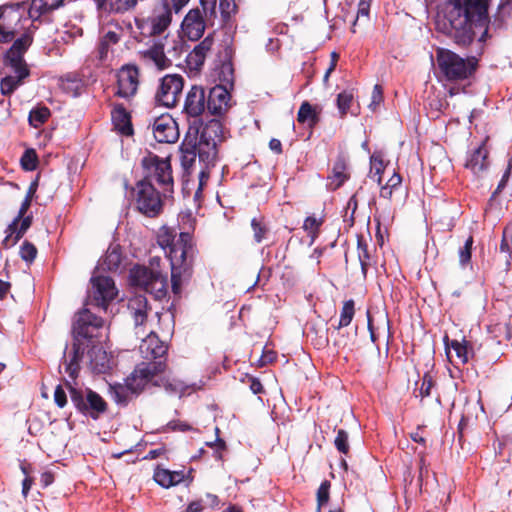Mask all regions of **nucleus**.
<instances>
[{
  "instance_id": "f257e3e1",
  "label": "nucleus",
  "mask_w": 512,
  "mask_h": 512,
  "mask_svg": "<svg viewBox=\"0 0 512 512\" xmlns=\"http://www.w3.org/2000/svg\"><path fill=\"white\" fill-rule=\"evenodd\" d=\"M490 0H457L446 3L436 17L438 31L454 39L458 45H469L480 33L483 41L490 22L488 8Z\"/></svg>"
},
{
  "instance_id": "f03ea898",
  "label": "nucleus",
  "mask_w": 512,
  "mask_h": 512,
  "mask_svg": "<svg viewBox=\"0 0 512 512\" xmlns=\"http://www.w3.org/2000/svg\"><path fill=\"white\" fill-rule=\"evenodd\" d=\"M142 166L146 174L144 179L137 182L133 188V200L140 213L148 217H155L162 211L163 203L160 193L152 184V180L163 187L164 193H172L171 164L168 159H161L157 155L149 154L142 159Z\"/></svg>"
},
{
  "instance_id": "7ed1b4c3",
  "label": "nucleus",
  "mask_w": 512,
  "mask_h": 512,
  "mask_svg": "<svg viewBox=\"0 0 512 512\" xmlns=\"http://www.w3.org/2000/svg\"><path fill=\"white\" fill-rule=\"evenodd\" d=\"M176 236L174 230L163 227L157 237L158 244L165 250L170 260L174 293L180 291L182 278L190 275L195 256L192 236L187 232H181L177 239Z\"/></svg>"
},
{
  "instance_id": "20e7f679",
  "label": "nucleus",
  "mask_w": 512,
  "mask_h": 512,
  "mask_svg": "<svg viewBox=\"0 0 512 512\" xmlns=\"http://www.w3.org/2000/svg\"><path fill=\"white\" fill-rule=\"evenodd\" d=\"M103 325V319L94 315L89 309L84 308L75 315L72 347L68 354H64V368L70 378H77L85 349L89 347L88 343L93 338L98 337V332Z\"/></svg>"
},
{
  "instance_id": "39448f33",
  "label": "nucleus",
  "mask_w": 512,
  "mask_h": 512,
  "mask_svg": "<svg viewBox=\"0 0 512 512\" xmlns=\"http://www.w3.org/2000/svg\"><path fill=\"white\" fill-rule=\"evenodd\" d=\"M224 140L223 127L219 120L208 121L201 129L197 143L184 142L181 146V165L186 172L195 164L198 154L199 160L208 168L213 166L216 159L218 145Z\"/></svg>"
},
{
  "instance_id": "423d86ee",
  "label": "nucleus",
  "mask_w": 512,
  "mask_h": 512,
  "mask_svg": "<svg viewBox=\"0 0 512 512\" xmlns=\"http://www.w3.org/2000/svg\"><path fill=\"white\" fill-rule=\"evenodd\" d=\"M166 368L167 365L162 361L137 364L130 376L125 379V383L110 386L112 399L119 405H127L149 385L155 374L163 372Z\"/></svg>"
},
{
  "instance_id": "0eeeda50",
  "label": "nucleus",
  "mask_w": 512,
  "mask_h": 512,
  "mask_svg": "<svg viewBox=\"0 0 512 512\" xmlns=\"http://www.w3.org/2000/svg\"><path fill=\"white\" fill-rule=\"evenodd\" d=\"M32 44V36L23 34L16 39L11 48L6 52L5 61L12 68L13 75H8L1 80L0 87L3 95L12 94L30 75L28 66L23 59L27 49Z\"/></svg>"
},
{
  "instance_id": "6e6552de",
  "label": "nucleus",
  "mask_w": 512,
  "mask_h": 512,
  "mask_svg": "<svg viewBox=\"0 0 512 512\" xmlns=\"http://www.w3.org/2000/svg\"><path fill=\"white\" fill-rule=\"evenodd\" d=\"M436 58L441 73L448 81L468 79L477 68L475 57L462 58L448 49H438Z\"/></svg>"
},
{
  "instance_id": "1a4fd4ad",
  "label": "nucleus",
  "mask_w": 512,
  "mask_h": 512,
  "mask_svg": "<svg viewBox=\"0 0 512 512\" xmlns=\"http://www.w3.org/2000/svg\"><path fill=\"white\" fill-rule=\"evenodd\" d=\"M174 9L168 0H161L154 5L149 16L136 21L141 33L146 36H160L165 34L172 23Z\"/></svg>"
},
{
  "instance_id": "9d476101",
  "label": "nucleus",
  "mask_w": 512,
  "mask_h": 512,
  "mask_svg": "<svg viewBox=\"0 0 512 512\" xmlns=\"http://www.w3.org/2000/svg\"><path fill=\"white\" fill-rule=\"evenodd\" d=\"M130 278L135 286L142 288L156 299H162L167 294V276L160 271L145 266H136L131 270Z\"/></svg>"
},
{
  "instance_id": "9b49d317",
  "label": "nucleus",
  "mask_w": 512,
  "mask_h": 512,
  "mask_svg": "<svg viewBox=\"0 0 512 512\" xmlns=\"http://www.w3.org/2000/svg\"><path fill=\"white\" fill-rule=\"evenodd\" d=\"M70 398L76 409L84 415L97 419L107 410L106 401L91 389L78 390L68 384Z\"/></svg>"
},
{
  "instance_id": "f8f14e48",
  "label": "nucleus",
  "mask_w": 512,
  "mask_h": 512,
  "mask_svg": "<svg viewBox=\"0 0 512 512\" xmlns=\"http://www.w3.org/2000/svg\"><path fill=\"white\" fill-rule=\"evenodd\" d=\"M168 34L162 40L154 42L148 49L142 52V57L152 62L159 70L166 69L171 66L172 62L168 56L178 57L182 52V43L173 41L171 47H167Z\"/></svg>"
},
{
  "instance_id": "ddd939ff",
  "label": "nucleus",
  "mask_w": 512,
  "mask_h": 512,
  "mask_svg": "<svg viewBox=\"0 0 512 512\" xmlns=\"http://www.w3.org/2000/svg\"><path fill=\"white\" fill-rule=\"evenodd\" d=\"M184 87V79L178 74H167L160 79L155 94L158 104L171 108L179 102Z\"/></svg>"
},
{
  "instance_id": "4468645a",
  "label": "nucleus",
  "mask_w": 512,
  "mask_h": 512,
  "mask_svg": "<svg viewBox=\"0 0 512 512\" xmlns=\"http://www.w3.org/2000/svg\"><path fill=\"white\" fill-rule=\"evenodd\" d=\"M25 9L24 3L0 8V42L7 43L14 39Z\"/></svg>"
},
{
  "instance_id": "2eb2a0df",
  "label": "nucleus",
  "mask_w": 512,
  "mask_h": 512,
  "mask_svg": "<svg viewBox=\"0 0 512 512\" xmlns=\"http://www.w3.org/2000/svg\"><path fill=\"white\" fill-rule=\"evenodd\" d=\"M90 300L95 306L104 310L115 299L118 290L112 278L108 276H93L91 278Z\"/></svg>"
},
{
  "instance_id": "dca6fc26",
  "label": "nucleus",
  "mask_w": 512,
  "mask_h": 512,
  "mask_svg": "<svg viewBox=\"0 0 512 512\" xmlns=\"http://www.w3.org/2000/svg\"><path fill=\"white\" fill-rule=\"evenodd\" d=\"M203 8H193L184 17L181 23V32L191 41L199 40L206 29V19Z\"/></svg>"
},
{
  "instance_id": "f3484780",
  "label": "nucleus",
  "mask_w": 512,
  "mask_h": 512,
  "mask_svg": "<svg viewBox=\"0 0 512 512\" xmlns=\"http://www.w3.org/2000/svg\"><path fill=\"white\" fill-rule=\"evenodd\" d=\"M139 86V71L136 66L125 65L117 73L116 95L130 99L133 97Z\"/></svg>"
},
{
  "instance_id": "a211bd4d",
  "label": "nucleus",
  "mask_w": 512,
  "mask_h": 512,
  "mask_svg": "<svg viewBox=\"0 0 512 512\" xmlns=\"http://www.w3.org/2000/svg\"><path fill=\"white\" fill-rule=\"evenodd\" d=\"M153 135L159 143H175L179 138L177 122L169 114H162L153 123Z\"/></svg>"
},
{
  "instance_id": "6ab92c4d",
  "label": "nucleus",
  "mask_w": 512,
  "mask_h": 512,
  "mask_svg": "<svg viewBox=\"0 0 512 512\" xmlns=\"http://www.w3.org/2000/svg\"><path fill=\"white\" fill-rule=\"evenodd\" d=\"M167 349L166 344L153 332L149 333L139 346L142 357L148 360L146 363L162 361L166 364L164 357L167 353Z\"/></svg>"
},
{
  "instance_id": "aec40b11",
  "label": "nucleus",
  "mask_w": 512,
  "mask_h": 512,
  "mask_svg": "<svg viewBox=\"0 0 512 512\" xmlns=\"http://www.w3.org/2000/svg\"><path fill=\"white\" fill-rule=\"evenodd\" d=\"M205 108H207V99L204 88L197 85L192 86L185 99V113L191 117H198L205 111Z\"/></svg>"
},
{
  "instance_id": "412c9836",
  "label": "nucleus",
  "mask_w": 512,
  "mask_h": 512,
  "mask_svg": "<svg viewBox=\"0 0 512 512\" xmlns=\"http://www.w3.org/2000/svg\"><path fill=\"white\" fill-rule=\"evenodd\" d=\"M229 100L228 90L221 85H217L209 91L207 109L212 115H221L227 110Z\"/></svg>"
},
{
  "instance_id": "4be33fe9",
  "label": "nucleus",
  "mask_w": 512,
  "mask_h": 512,
  "mask_svg": "<svg viewBox=\"0 0 512 512\" xmlns=\"http://www.w3.org/2000/svg\"><path fill=\"white\" fill-rule=\"evenodd\" d=\"M213 43V37L208 35L194 47L186 57V62L190 69L198 71L202 68L208 53L212 49Z\"/></svg>"
},
{
  "instance_id": "5701e85b",
  "label": "nucleus",
  "mask_w": 512,
  "mask_h": 512,
  "mask_svg": "<svg viewBox=\"0 0 512 512\" xmlns=\"http://www.w3.org/2000/svg\"><path fill=\"white\" fill-rule=\"evenodd\" d=\"M88 357L90 367L95 373H106L112 368V357L100 345H91Z\"/></svg>"
},
{
  "instance_id": "b1692460",
  "label": "nucleus",
  "mask_w": 512,
  "mask_h": 512,
  "mask_svg": "<svg viewBox=\"0 0 512 512\" xmlns=\"http://www.w3.org/2000/svg\"><path fill=\"white\" fill-rule=\"evenodd\" d=\"M128 309L135 326L143 325L148 315V301L143 295H136L129 300Z\"/></svg>"
},
{
  "instance_id": "393cba45",
  "label": "nucleus",
  "mask_w": 512,
  "mask_h": 512,
  "mask_svg": "<svg viewBox=\"0 0 512 512\" xmlns=\"http://www.w3.org/2000/svg\"><path fill=\"white\" fill-rule=\"evenodd\" d=\"M32 224V216L25 215L18 224H16L15 230L11 229V223L7 227L6 237L4 238L2 244L5 248H10L14 246L26 233V231L30 228Z\"/></svg>"
},
{
  "instance_id": "a878e982",
  "label": "nucleus",
  "mask_w": 512,
  "mask_h": 512,
  "mask_svg": "<svg viewBox=\"0 0 512 512\" xmlns=\"http://www.w3.org/2000/svg\"><path fill=\"white\" fill-rule=\"evenodd\" d=\"M63 0H32L28 9L29 18L36 20L42 14L59 8Z\"/></svg>"
},
{
  "instance_id": "bb28decb",
  "label": "nucleus",
  "mask_w": 512,
  "mask_h": 512,
  "mask_svg": "<svg viewBox=\"0 0 512 512\" xmlns=\"http://www.w3.org/2000/svg\"><path fill=\"white\" fill-rule=\"evenodd\" d=\"M487 156L488 151L486 148L479 146L469 156L465 166L469 168L474 174H478L487 168Z\"/></svg>"
},
{
  "instance_id": "cd10ccee",
  "label": "nucleus",
  "mask_w": 512,
  "mask_h": 512,
  "mask_svg": "<svg viewBox=\"0 0 512 512\" xmlns=\"http://www.w3.org/2000/svg\"><path fill=\"white\" fill-rule=\"evenodd\" d=\"M164 372L165 370L163 372L155 374L153 379L150 380L149 384H152L153 386L156 387H163L169 393L182 394L185 390L184 383L180 380L170 379L168 377L162 376Z\"/></svg>"
},
{
  "instance_id": "c85d7f7f",
  "label": "nucleus",
  "mask_w": 512,
  "mask_h": 512,
  "mask_svg": "<svg viewBox=\"0 0 512 512\" xmlns=\"http://www.w3.org/2000/svg\"><path fill=\"white\" fill-rule=\"evenodd\" d=\"M154 480L162 487L169 488L182 480V474L167 469L157 468L153 475Z\"/></svg>"
},
{
  "instance_id": "c756f323",
  "label": "nucleus",
  "mask_w": 512,
  "mask_h": 512,
  "mask_svg": "<svg viewBox=\"0 0 512 512\" xmlns=\"http://www.w3.org/2000/svg\"><path fill=\"white\" fill-rule=\"evenodd\" d=\"M297 121L302 124L307 123L311 128L314 127L319 121L316 107H313L309 102L304 101L299 108Z\"/></svg>"
},
{
  "instance_id": "7c9ffc66",
  "label": "nucleus",
  "mask_w": 512,
  "mask_h": 512,
  "mask_svg": "<svg viewBox=\"0 0 512 512\" xmlns=\"http://www.w3.org/2000/svg\"><path fill=\"white\" fill-rule=\"evenodd\" d=\"M138 0H98L99 6L109 12H124L136 5Z\"/></svg>"
},
{
  "instance_id": "2f4dec72",
  "label": "nucleus",
  "mask_w": 512,
  "mask_h": 512,
  "mask_svg": "<svg viewBox=\"0 0 512 512\" xmlns=\"http://www.w3.org/2000/svg\"><path fill=\"white\" fill-rule=\"evenodd\" d=\"M122 263L119 247H110L102 260L101 266L109 271H117Z\"/></svg>"
},
{
  "instance_id": "473e14b6",
  "label": "nucleus",
  "mask_w": 512,
  "mask_h": 512,
  "mask_svg": "<svg viewBox=\"0 0 512 512\" xmlns=\"http://www.w3.org/2000/svg\"><path fill=\"white\" fill-rule=\"evenodd\" d=\"M448 349H452L455 353L456 363L465 364L469 360L470 351L468 348V342L463 340V342H459L458 340H452L450 343H446Z\"/></svg>"
},
{
  "instance_id": "72a5a7b5",
  "label": "nucleus",
  "mask_w": 512,
  "mask_h": 512,
  "mask_svg": "<svg viewBox=\"0 0 512 512\" xmlns=\"http://www.w3.org/2000/svg\"><path fill=\"white\" fill-rule=\"evenodd\" d=\"M50 117V110L45 107H36L29 113L28 121L31 126L38 128L43 125Z\"/></svg>"
},
{
  "instance_id": "f704fd0d",
  "label": "nucleus",
  "mask_w": 512,
  "mask_h": 512,
  "mask_svg": "<svg viewBox=\"0 0 512 512\" xmlns=\"http://www.w3.org/2000/svg\"><path fill=\"white\" fill-rule=\"evenodd\" d=\"M251 228L253 230V238L256 243H261L267 238L269 229L262 217H254L251 220Z\"/></svg>"
},
{
  "instance_id": "c9c22d12",
  "label": "nucleus",
  "mask_w": 512,
  "mask_h": 512,
  "mask_svg": "<svg viewBox=\"0 0 512 512\" xmlns=\"http://www.w3.org/2000/svg\"><path fill=\"white\" fill-rule=\"evenodd\" d=\"M354 312H355L354 301L353 300L345 301L343 304L342 310H341L339 323L336 327V330L339 335H340V329L342 327L348 326L351 323V321L354 317Z\"/></svg>"
},
{
  "instance_id": "e433bc0d",
  "label": "nucleus",
  "mask_w": 512,
  "mask_h": 512,
  "mask_svg": "<svg viewBox=\"0 0 512 512\" xmlns=\"http://www.w3.org/2000/svg\"><path fill=\"white\" fill-rule=\"evenodd\" d=\"M402 182V177L393 171V174L388 179L387 183L384 186H381L380 189V197L384 199H391L393 191L397 190Z\"/></svg>"
},
{
  "instance_id": "4c0bfd02",
  "label": "nucleus",
  "mask_w": 512,
  "mask_h": 512,
  "mask_svg": "<svg viewBox=\"0 0 512 512\" xmlns=\"http://www.w3.org/2000/svg\"><path fill=\"white\" fill-rule=\"evenodd\" d=\"M323 223V218L315 217V216H308L303 224V229L307 232V234L314 240L319 232V228Z\"/></svg>"
},
{
  "instance_id": "58836bf2",
  "label": "nucleus",
  "mask_w": 512,
  "mask_h": 512,
  "mask_svg": "<svg viewBox=\"0 0 512 512\" xmlns=\"http://www.w3.org/2000/svg\"><path fill=\"white\" fill-rule=\"evenodd\" d=\"M357 251L362 274L364 277H366L370 256L368 253L367 244L362 239H358Z\"/></svg>"
},
{
  "instance_id": "ea45409f",
  "label": "nucleus",
  "mask_w": 512,
  "mask_h": 512,
  "mask_svg": "<svg viewBox=\"0 0 512 512\" xmlns=\"http://www.w3.org/2000/svg\"><path fill=\"white\" fill-rule=\"evenodd\" d=\"M385 167L383 160L379 158L378 156L373 155L371 157V170H370V177L376 181L379 185H381L382 177L381 174L384 172Z\"/></svg>"
},
{
  "instance_id": "a19ab883",
  "label": "nucleus",
  "mask_w": 512,
  "mask_h": 512,
  "mask_svg": "<svg viewBox=\"0 0 512 512\" xmlns=\"http://www.w3.org/2000/svg\"><path fill=\"white\" fill-rule=\"evenodd\" d=\"M348 438V433L343 429H339L334 440V445L337 450L345 455H347L350 450Z\"/></svg>"
},
{
  "instance_id": "79ce46f5",
  "label": "nucleus",
  "mask_w": 512,
  "mask_h": 512,
  "mask_svg": "<svg viewBox=\"0 0 512 512\" xmlns=\"http://www.w3.org/2000/svg\"><path fill=\"white\" fill-rule=\"evenodd\" d=\"M353 100V95L350 92L343 91L337 96V107L340 111L341 116H345L347 111L350 108V105Z\"/></svg>"
},
{
  "instance_id": "37998d69",
  "label": "nucleus",
  "mask_w": 512,
  "mask_h": 512,
  "mask_svg": "<svg viewBox=\"0 0 512 512\" xmlns=\"http://www.w3.org/2000/svg\"><path fill=\"white\" fill-rule=\"evenodd\" d=\"M36 255H37V248L35 247V245L32 244L31 242L24 241L20 247L21 258L24 261L31 263L36 258Z\"/></svg>"
},
{
  "instance_id": "c03bdc74",
  "label": "nucleus",
  "mask_w": 512,
  "mask_h": 512,
  "mask_svg": "<svg viewBox=\"0 0 512 512\" xmlns=\"http://www.w3.org/2000/svg\"><path fill=\"white\" fill-rule=\"evenodd\" d=\"M330 482L325 480L321 483L320 487L317 490V504L318 509H320L322 506L326 505L329 501V495H330Z\"/></svg>"
},
{
  "instance_id": "a18cd8bd",
  "label": "nucleus",
  "mask_w": 512,
  "mask_h": 512,
  "mask_svg": "<svg viewBox=\"0 0 512 512\" xmlns=\"http://www.w3.org/2000/svg\"><path fill=\"white\" fill-rule=\"evenodd\" d=\"M21 165L23 169L32 171L37 166V156L34 150H26L21 157Z\"/></svg>"
},
{
  "instance_id": "49530a36",
  "label": "nucleus",
  "mask_w": 512,
  "mask_h": 512,
  "mask_svg": "<svg viewBox=\"0 0 512 512\" xmlns=\"http://www.w3.org/2000/svg\"><path fill=\"white\" fill-rule=\"evenodd\" d=\"M473 245V237L469 236L465 241V244L459 250V261L461 265H466L471 259V250Z\"/></svg>"
},
{
  "instance_id": "de8ad7c7",
  "label": "nucleus",
  "mask_w": 512,
  "mask_h": 512,
  "mask_svg": "<svg viewBox=\"0 0 512 512\" xmlns=\"http://www.w3.org/2000/svg\"><path fill=\"white\" fill-rule=\"evenodd\" d=\"M117 114L122 118L123 124H116L120 132L124 135H131L133 133L132 125L130 123L129 117L124 109H120L117 111Z\"/></svg>"
},
{
  "instance_id": "09e8293b",
  "label": "nucleus",
  "mask_w": 512,
  "mask_h": 512,
  "mask_svg": "<svg viewBox=\"0 0 512 512\" xmlns=\"http://www.w3.org/2000/svg\"><path fill=\"white\" fill-rule=\"evenodd\" d=\"M434 386L433 379L429 373H425L419 388V396L421 398L430 396L431 389Z\"/></svg>"
},
{
  "instance_id": "8fccbe9b",
  "label": "nucleus",
  "mask_w": 512,
  "mask_h": 512,
  "mask_svg": "<svg viewBox=\"0 0 512 512\" xmlns=\"http://www.w3.org/2000/svg\"><path fill=\"white\" fill-rule=\"evenodd\" d=\"M344 171L345 164L342 161L337 162L333 168V178L336 181V187L342 185L343 182L347 179V175Z\"/></svg>"
},
{
  "instance_id": "3c124183",
  "label": "nucleus",
  "mask_w": 512,
  "mask_h": 512,
  "mask_svg": "<svg viewBox=\"0 0 512 512\" xmlns=\"http://www.w3.org/2000/svg\"><path fill=\"white\" fill-rule=\"evenodd\" d=\"M32 200L25 198L23 202L21 203L20 209L18 211V215L14 218V220L11 222V229L15 230L16 224L20 222V220L26 215L27 211L29 210L31 206Z\"/></svg>"
},
{
  "instance_id": "603ef678",
  "label": "nucleus",
  "mask_w": 512,
  "mask_h": 512,
  "mask_svg": "<svg viewBox=\"0 0 512 512\" xmlns=\"http://www.w3.org/2000/svg\"><path fill=\"white\" fill-rule=\"evenodd\" d=\"M219 7L224 18H228L236 9L234 0H220Z\"/></svg>"
},
{
  "instance_id": "864d4df0",
  "label": "nucleus",
  "mask_w": 512,
  "mask_h": 512,
  "mask_svg": "<svg viewBox=\"0 0 512 512\" xmlns=\"http://www.w3.org/2000/svg\"><path fill=\"white\" fill-rule=\"evenodd\" d=\"M54 401L56 405L63 408L67 404L66 392L61 385H58L54 391Z\"/></svg>"
},
{
  "instance_id": "5fc2aeb1",
  "label": "nucleus",
  "mask_w": 512,
  "mask_h": 512,
  "mask_svg": "<svg viewBox=\"0 0 512 512\" xmlns=\"http://www.w3.org/2000/svg\"><path fill=\"white\" fill-rule=\"evenodd\" d=\"M111 46L112 45H110V44L106 43L105 41H103L102 39H100L98 48H97V54H98L99 60L103 61L107 58Z\"/></svg>"
},
{
  "instance_id": "6e6d98bb",
  "label": "nucleus",
  "mask_w": 512,
  "mask_h": 512,
  "mask_svg": "<svg viewBox=\"0 0 512 512\" xmlns=\"http://www.w3.org/2000/svg\"><path fill=\"white\" fill-rule=\"evenodd\" d=\"M217 0H200V5L205 12V15H213L215 13Z\"/></svg>"
},
{
  "instance_id": "4d7b16f0",
  "label": "nucleus",
  "mask_w": 512,
  "mask_h": 512,
  "mask_svg": "<svg viewBox=\"0 0 512 512\" xmlns=\"http://www.w3.org/2000/svg\"><path fill=\"white\" fill-rule=\"evenodd\" d=\"M372 0H360L358 4V14L357 17L360 16H368L370 10V3Z\"/></svg>"
},
{
  "instance_id": "13d9d810",
  "label": "nucleus",
  "mask_w": 512,
  "mask_h": 512,
  "mask_svg": "<svg viewBox=\"0 0 512 512\" xmlns=\"http://www.w3.org/2000/svg\"><path fill=\"white\" fill-rule=\"evenodd\" d=\"M207 445L211 446V447H216V455H215V457L217 459H221L222 455H221L220 451L225 449V442L222 439L217 438L215 443L207 442Z\"/></svg>"
},
{
  "instance_id": "bf43d9fd",
  "label": "nucleus",
  "mask_w": 512,
  "mask_h": 512,
  "mask_svg": "<svg viewBox=\"0 0 512 512\" xmlns=\"http://www.w3.org/2000/svg\"><path fill=\"white\" fill-rule=\"evenodd\" d=\"M101 39L110 45H114L119 41V36L114 31H108L101 37Z\"/></svg>"
},
{
  "instance_id": "052dcab7",
  "label": "nucleus",
  "mask_w": 512,
  "mask_h": 512,
  "mask_svg": "<svg viewBox=\"0 0 512 512\" xmlns=\"http://www.w3.org/2000/svg\"><path fill=\"white\" fill-rule=\"evenodd\" d=\"M203 502H204L203 499L191 502L187 506L186 511L187 512H201V511H203V509H204Z\"/></svg>"
},
{
  "instance_id": "680f3d73",
  "label": "nucleus",
  "mask_w": 512,
  "mask_h": 512,
  "mask_svg": "<svg viewBox=\"0 0 512 512\" xmlns=\"http://www.w3.org/2000/svg\"><path fill=\"white\" fill-rule=\"evenodd\" d=\"M250 390L254 394H260L263 392V385L257 378H250Z\"/></svg>"
},
{
  "instance_id": "e2e57ef3",
  "label": "nucleus",
  "mask_w": 512,
  "mask_h": 512,
  "mask_svg": "<svg viewBox=\"0 0 512 512\" xmlns=\"http://www.w3.org/2000/svg\"><path fill=\"white\" fill-rule=\"evenodd\" d=\"M171 7L174 9L175 14H178L190 0H168Z\"/></svg>"
},
{
  "instance_id": "0e129e2a",
  "label": "nucleus",
  "mask_w": 512,
  "mask_h": 512,
  "mask_svg": "<svg viewBox=\"0 0 512 512\" xmlns=\"http://www.w3.org/2000/svg\"><path fill=\"white\" fill-rule=\"evenodd\" d=\"M382 101V88L380 85H375L372 91V103L379 104Z\"/></svg>"
},
{
  "instance_id": "69168bd1",
  "label": "nucleus",
  "mask_w": 512,
  "mask_h": 512,
  "mask_svg": "<svg viewBox=\"0 0 512 512\" xmlns=\"http://www.w3.org/2000/svg\"><path fill=\"white\" fill-rule=\"evenodd\" d=\"M269 148L276 154L282 153V143L279 139L272 138L269 142Z\"/></svg>"
},
{
  "instance_id": "338daca9",
  "label": "nucleus",
  "mask_w": 512,
  "mask_h": 512,
  "mask_svg": "<svg viewBox=\"0 0 512 512\" xmlns=\"http://www.w3.org/2000/svg\"><path fill=\"white\" fill-rule=\"evenodd\" d=\"M169 426L173 430H180V431H186L190 429V426L188 424L179 422V421H172L169 423Z\"/></svg>"
},
{
  "instance_id": "774afa93",
  "label": "nucleus",
  "mask_w": 512,
  "mask_h": 512,
  "mask_svg": "<svg viewBox=\"0 0 512 512\" xmlns=\"http://www.w3.org/2000/svg\"><path fill=\"white\" fill-rule=\"evenodd\" d=\"M37 187H38V183H37V181H33V182L30 184V186H29V188H28V190H27V193H26V197H25V198L32 200V199H33V197H34V195H35V193H36Z\"/></svg>"
}]
</instances>
